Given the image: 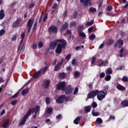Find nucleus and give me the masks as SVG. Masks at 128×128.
<instances>
[{
	"label": "nucleus",
	"mask_w": 128,
	"mask_h": 128,
	"mask_svg": "<svg viewBox=\"0 0 128 128\" xmlns=\"http://www.w3.org/2000/svg\"><path fill=\"white\" fill-rule=\"evenodd\" d=\"M66 40L64 39H61V42H59L57 45L55 52L58 54H62V48H66Z\"/></svg>",
	"instance_id": "nucleus-1"
},
{
	"label": "nucleus",
	"mask_w": 128,
	"mask_h": 128,
	"mask_svg": "<svg viewBox=\"0 0 128 128\" xmlns=\"http://www.w3.org/2000/svg\"><path fill=\"white\" fill-rule=\"evenodd\" d=\"M97 94V98L98 100L100 101L106 98V96L108 94V92H104V91L102 90L100 91L98 90V93Z\"/></svg>",
	"instance_id": "nucleus-2"
},
{
	"label": "nucleus",
	"mask_w": 128,
	"mask_h": 128,
	"mask_svg": "<svg viewBox=\"0 0 128 128\" xmlns=\"http://www.w3.org/2000/svg\"><path fill=\"white\" fill-rule=\"evenodd\" d=\"M66 86V84L65 81H59L56 85V88L58 90H62L63 92Z\"/></svg>",
	"instance_id": "nucleus-3"
},
{
	"label": "nucleus",
	"mask_w": 128,
	"mask_h": 128,
	"mask_svg": "<svg viewBox=\"0 0 128 128\" xmlns=\"http://www.w3.org/2000/svg\"><path fill=\"white\" fill-rule=\"evenodd\" d=\"M62 42V39L56 40L54 41H52L50 42V44L49 45V48H50V50H54V48H56V46H58V42Z\"/></svg>",
	"instance_id": "nucleus-4"
},
{
	"label": "nucleus",
	"mask_w": 128,
	"mask_h": 128,
	"mask_svg": "<svg viewBox=\"0 0 128 128\" xmlns=\"http://www.w3.org/2000/svg\"><path fill=\"white\" fill-rule=\"evenodd\" d=\"M98 90H94L90 91L88 94L87 98H94L95 96H98Z\"/></svg>",
	"instance_id": "nucleus-5"
},
{
	"label": "nucleus",
	"mask_w": 128,
	"mask_h": 128,
	"mask_svg": "<svg viewBox=\"0 0 128 128\" xmlns=\"http://www.w3.org/2000/svg\"><path fill=\"white\" fill-rule=\"evenodd\" d=\"M34 19L30 18L27 22V28H28V32H30L32 30V24H34Z\"/></svg>",
	"instance_id": "nucleus-6"
},
{
	"label": "nucleus",
	"mask_w": 128,
	"mask_h": 128,
	"mask_svg": "<svg viewBox=\"0 0 128 128\" xmlns=\"http://www.w3.org/2000/svg\"><path fill=\"white\" fill-rule=\"evenodd\" d=\"M80 4L83 3L84 6L85 8L86 6H92V3L90 0H80Z\"/></svg>",
	"instance_id": "nucleus-7"
},
{
	"label": "nucleus",
	"mask_w": 128,
	"mask_h": 128,
	"mask_svg": "<svg viewBox=\"0 0 128 128\" xmlns=\"http://www.w3.org/2000/svg\"><path fill=\"white\" fill-rule=\"evenodd\" d=\"M74 88H72V86L69 85L68 86H66L63 90V92H64L65 94H70L72 93V90Z\"/></svg>",
	"instance_id": "nucleus-8"
},
{
	"label": "nucleus",
	"mask_w": 128,
	"mask_h": 128,
	"mask_svg": "<svg viewBox=\"0 0 128 128\" xmlns=\"http://www.w3.org/2000/svg\"><path fill=\"white\" fill-rule=\"evenodd\" d=\"M48 30L50 32H53V34L58 33V27L54 25H52L48 28Z\"/></svg>",
	"instance_id": "nucleus-9"
},
{
	"label": "nucleus",
	"mask_w": 128,
	"mask_h": 128,
	"mask_svg": "<svg viewBox=\"0 0 128 128\" xmlns=\"http://www.w3.org/2000/svg\"><path fill=\"white\" fill-rule=\"evenodd\" d=\"M62 64H64V60H61L59 63L57 64L54 68V72H58V70H60V66H62Z\"/></svg>",
	"instance_id": "nucleus-10"
},
{
	"label": "nucleus",
	"mask_w": 128,
	"mask_h": 128,
	"mask_svg": "<svg viewBox=\"0 0 128 128\" xmlns=\"http://www.w3.org/2000/svg\"><path fill=\"white\" fill-rule=\"evenodd\" d=\"M117 44H118V48H120L124 46V40L122 38H120L116 42Z\"/></svg>",
	"instance_id": "nucleus-11"
},
{
	"label": "nucleus",
	"mask_w": 128,
	"mask_h": 128,
	"mask_svg": "<svg viewBox=\"0 0 128 128\" xmlns=\"http://www.w3.org/2000/svg\"><path fill=\"white\" fill-rule=\"evenodd\" d=\"M64 94L61 95L60 96V97L56 100V102L57 104H64Z\"/></svg>",
	"instance_id": "nucleus-12"
},
{
	"label": "nucleus",
	"mask_w": 128,
	"mask_h": 128,
	"mask_svg": "<svg viewBox=\"0 0 128 128\" xmlns=\"http://www.w3.org/2000/svg\"><path fill=\"white\" fill-rule=\"evenodd\" d=\"M40 106L38 105H37L34 108H30V110H32V114H34V112L35 114H38V110H40Z\"/></svg>",
	"instance_id": "nucleus-13"
},
{
	"label": "nucleus",
	"mask_w": 128,
	"mask_h": 128,
	"mask_svg": "<svg viewBox=\"0 0 128 128\" xmlns=\"http://www.w3.org/2000/svg\"><path fill=\"white\" fill-rule=\"evenodd\" d=\"M42 76V70H39L33 75L34 78L36 79Z\"/></svg>",
	"instance_id": "nucleus-14"
},
{
	"label": "nucleus",
	"mask_w": 128,
	"mask_h": 128,
	"mask_svg": "<svg viewBox=\"0 0 128 128\" xmlns=\"http://www.w3.org/2000/svg\"><path fill=\"white\" fill-rule=\"evenodd\" d=\"M20 22H22L20 18L17 19L12 24V28H16V26L20 24Z\"/></svg>",
	"instance_id": "nucleus-15"
},
{
	"label": "nucleus",
	"mask_w": 128,
	"mask_h": 128,
	"mask_svg": "<svg viewBox=\"0 0 128 128\" xmlns=\"http://www.w3.org/2000/svg\"><path fill=\"white\" fill-rule=\"evenodd\" d=\"M32 109H29V110H28V112L26 114H25V115L24 116L22 119H23V120H28V116H30V114H32Z\"/></svg>",
	"instance_id": "nucleus-16"
},
{
	"label": "nucleus",
	"mask_w": 128,
	"mask_h": 128,
	"mask_svg": "<svg viewBox=\"0 0 128 128\" xmlns=\"http://www.w3.org/2000/svg\"><path fill=\"white\" fill-rule=\"evenodd\" d=\"M50 82L49 80H46L44 81L42 84L44 86V88H48V86H50Z\"/></svg>",
	"instance_id": "nucleus-17"
},
{
	"label": "nucleus",
	"mask_w": 128,
	"mask_h": 128,
	"mask_svg": "<svg viewBox=\"0 0 128 128\" xmlns=\"http://www.w3.org/2000/svg\"><path fill=\"white\" fill-rule=\"evenodd\" d=\"M68 24L65 22V24H63L61 27L60 32H64V30H68Z\"/></svg>",
	"instance_id": "nucleus-18"
},
{
	"label": "nucleus",
	"mask_w": 128,
	"mask_h": 128,
	"mask_svg": "<svg viewBox=\"0 0 128 128\" xmlns=\"http://www.w3.org/2000/svg\"><path fill=\"white\" fill-rule=\"evenodd\" d=\"M10 124V120H6L2 124V128H6Z\"/></svg>",
	"instance_id": "nucleus-19"
},
{
	"label": "nucleus",
	"mask_w": 128,
	"mask_h": 128,
	"mask_svg": "<svg viewBox=\"0 0 128 128\" xmlns=\"http://www.w3.org/2000/svg\"><path fill=\"white\" fill-rule=\"evenodd\" d=\"M28 92H30V88H28V87H26L25 89L22 90V96H26V94H28Z\"/></svg>",
	"instance_id": "nucleus-20"
},
{
	"label": "nucleus",
	"mask_w": 128,
	"mask_h": 128,
	"mask_svg": "<svg viewBox=\"0 0 128 128\" xmlns=\"http://www.w3.org/2000/svg\"><path fill=\"white\" fill-rule=\"evenodd\" d=\"M6 14H4V10H0V20H4V18Z\"/></svg>",
	"instance_id": "nucleus-21"
},
{
	"label": "nucleus",
	"mask_w": 128,
	"mask_h": 128,
	"mask_svg": "<svg viewBox=\"0 0 128 128\" xmlns=\"http://www.w3.org/2000/svg\"><path fill=\"white\" fill-rule=\"evenodd\" d=\"M121 104L124 108H126L128 106V100H124L122 102Z\"/></svg>",
	"instance_id": "nucleus-22"
},
{
	"label": "nucleus",
	"mask_w": 128,
	"mask_h": 128,
	"mask_svg": "<svg viewBox=\"0 0 128 128\" xmlns=\"http://www.w3.org/2000/svg\"><path fill=\"white\" fill-rule=\"evenodd\" d=\"M116 88H118V90H126L125 87L120 84H118V85L116 86Z\"/></svg>",
	"instance_id": "nucleus-23"
},
{
	"label": "nucleus",
	"mask_w": 128,
	"mask_h": 128,
	"mask_svg": "<svg viewBox=\"0 0 128 128\" xmlns=\"http://www.w3.org/2000/svg\"><path fill=\"white\" fill-rule=\"evenodd\" d=\"M77 30L78 32H82V30H84V25H79Z\"/></svg>",
	"instance_id": "nucleus-24"
},
{
	"label": "nucleus",
	"mask_w": 128,
	"mask_h": 128,
	"mask_svg": "<svg viewBox=\"0 0 128 128\" xmlns=\"http://www.w3.org/2000/svg\"><path fill=\"white\" fill-rule=\"evenodd\" d=\"M48 66H46L42 68H41L40 70H41V74L42 72V74H44L48 70Z\"/></svg>",
	"instance_id": "nucleus-25"
},
{
	"label": "nucleus",
	"mask_w": 128,
	"mask_h": 128,
	"mask_svg": "<svg viewBox=\"0 0 128 128\" xmlns=\"http://www.w3.org/2000/svg\"><path fill=\"white\" fill-rule=\"evenodd\" d=\"M80 121V117L78 116L75 118V120L74 121V123L75 124H78V122Z\"/></svg>",
	"instance_id": "nucleus-26"
},
{
	"label": "nucleus",
	"mask_w": 128,
	"mask_h": 128,
	"mask_svg": "<svg viewBox=\"0 0 128 128\" xmlns=\"http://www.w3.org/2000/svg\"><path fill=\"white\" fill-rule=\"evenodd\" d=\"M114 40L110 39L108 40V41L106 43V46H110V45L112 44H114Z\"/></svg>",
	"instance_id": "nucleus-27"
},
{
	"label": "nucleus",
	"mask_w": 128,
	"mask_h": 128,
	"mask_svg": "<svg viewBox=\"0 0 128 128\" xmlns=\"http://www.w3.org/2000/svg\"><path fill=\"white\" fill-rule=\"evenodd\" d=\"M92 114L93 116H98L100 115V114L98 112H96L94 109H93L92 111Z\"/></svg>",
	"instance_id": "nucleus-28"
},
{
	"label": "nucleus",
	"mask_w": 128,
	"mask_h": 128,
	"mask_svg": "<svg viewBox=\"0 0 128 128\" xmlns=\"http://www.w3.org/2000/svg\"><path fill=\"white\" fill-rule=\"evenodd\" d=\"M92 106H88L84 110L85 112L88 114V112H90V110H92Z\"/></svg>",
	"instance_id": "nucleus-29"
},
{
	"label": "nucleus",
	"mask_w": 128,
	"mask_h": 128,
	"mask_svg": "<svg viewBox=\"0 0 128 128\" xmlns=\"http://www.w3.org/2000/svg\"><path fill=\"white\" fill-rule=\"evenodd\" d=\"M52 112H54V108H52V107L48 108L46 110V112L48 114H52Z\"/></svg>",
	"instance_id": "nucleus-30"
},
{
	"label": "nucleus",
	"mask_w": 128,
	"mask_h": 128,
	"mask_svg": "<svg viewBox=\"0 0 128 128\" xmlns=\"http://www.w3.org/2000/svg\"><path fill=\"white\" fill-rule=\"evenodd\" d=\"M96 39V35H94V34H92L90 36H89V40H94Z\"/></svg>",
	"instance_id": "nucleus-31"
},
{
	"label": "nucleus",
	"mask_w": 128,
	"mask_h": 128,
	"mask_svg": "<svg viewBox=\"0 0 128 128\" xmlns=\"http://www.w3.org/2000/svg\"><path fill=\"white\" fill-rule=\"evenodd\" d=\"M78 34H79V36L81 38H86V34L84 32H78Z\"/></svg>",
	"instance_id": "nucleus-32"
},
{
	"label": "nucleus",
	"mask_w": 128,
	"mask_h": 128,
	"mask_svg": "<svg viewBox=\"0 0 128 128\" xmlns=\"http://www.w3.org/2000/svg\"><path fill=\"white\" fill-rule=\"evenodd\" d=\"M94 20H90V22H87L86 26H92V24H94Z\"/></svg>",
	"instance_id": "nucleus-33"
},
{
	"label": "nucleus",
	"mask_w": 128,
	"mask_h": 128,
	"mask_svg": "<svg viewBox=\"0 0 128 128\" xmlns=\"http://www.w3.org/2000/svg\"><path fill=\"white\" fill-rule=\"evenodd\" d=\"M106 74H112V68L107 69L106 70Z\"/></svg>",
	"instance_id": "nucleus-34"
},
{
	"label": "nucleus",
	"mask_w": 128,
	"mask_h": 128,
	"mask_svg": "<svg viewBox=\"0 0 128 128\" xmlns=\"http://www.w3.org/2000/svg\"><path fill=\"white\" fill-rule=\"evenodd\" d=\"M90 12H96V8L92 7H90L89 8Z\"/></svg>",
	"instance_id": "nucleus-35"
},
{
	"label": "nucleus",
	"mask_w": 128,
	"mask_h": 128,
	"mask_svg": "<svg viewBox=\"0 0 128 128\" xmlns=\"http://www.w3.org/2000/svg\"><path fill=\"white\" fill-rule=\"evenodd\" d=\"M106 10L108 12H110L111 10H112V4H109L106 7Z\"/></svg>",
	"instance_id": "nucleus-36"
},
{
	"label": "nucleus",
	"mask_w": 128,
	"mask_h": 128,
	"mask_svg": "<svg viewBox=\"0 0 128 128\" xmlns=\"http://www.w3.org/2000/svg\"><path fill=\"white\" fill-rule=\"evenodd\" d=\"M112 76H110V75H107L106 76L104 80L106 82H108L109 80H110Z\"/></svg>",
	"instance_id": "nucleus-37"
},
{
	"label": "nucleus",
	"mask_w": 128,
	"mask_h": 128,
	"mask_svg": "<svg viewBox=\"0 0 128 128\" xmlns=\"http://www.w3.org/2000/svg\"><path fill=\"white\" fill-rule=\"evenodd\" d=\"M96 122L98 124H102V120L100 118H96Z\"/></svg>",
	"instance_id": "nucleus-38"
},
{
	"label": "nucleus",
	"mask_w": 128,
	"mask_h": 128,
	"mask_svg": "<svg viewBox=\"0 0 128 128\" xmlns=\"http://www.w3.org/2000/svg\"><path fill=\"white\" fill-rule=\"evenodd\" d=\"M59 76L60 78H66V74L64 72L60 73L59 74Z\"/></svg>",
	"instance_id": "nucleus-39"
},
{
	"label": "nucleus",
	"mask_w": 128,
	"mask_h": 128,
	"mask_svg": "<svg viewBox=\"0 0 128 128\" xmlns=\"http://www.w3.org/2000/svg\"><path fill=\"white\" fill-rule=\"evenodd\" d=\"M76 26V21L70 22V28H73V26Z\"/></svg>",
	"instance_id": "nucleus-40"
},
{
	"label": "nucleus",
	"mask_w": 128,
	"mask_h": 128,
	"mask_svg": "<svg viewBox=\"0 0 128 128\" xmlns=\"http://www.w3.org/2000/svg\"><path fill=\"white\" fill-rule=\"evenodd\" d=\"M45 102H46V104L47 105L50 104V98L46 97L45 99Z\"/></svg>",
	"instance_id": "nucleus-41"
},
{
	"label": "nucleus",
	"mask_w": 128,
	"mask_h": 128,
	"mask_svg": "<svg viewBox=\"0 0 128 128\" xmlns=\"http://www.w3.org/2000/svg\"><path fill=\"white\" fill-rule=\"evenodd\" d=\"M122 82H128V78L126 77V76H123V78H122Z\"/></svg>",
	"instance_id": "nucleus-42"
},
{
	"label": "nucleus",
	"mask_w": 128,
	"mask_h": 128,
	"mask_svg": "<svg viewBox=\"0 0 128 128\" xmlns=\"http://www.w3.org/2000/svg\"><path fill=\"white\" fill-rule=\"evenodd\" d=\"M26 120L22 119V120L20 122V126H24V124H26Z\"/></svg>",
	"instance_id": "nucleus-43"
},
{
	"label": "nucleus",
	"mask_w": 128,
	"mask_h": 128,
	"mask_svg": "<svg viewBox=\"0 0 128 128\" xmlns=\"http://www.w3.org/2000/svg\"><path fill=\"white\" fill-rule=\"evenodd\" d=\"M5 32H6V30H4V29L1 30H0V36H4V34Z\"/></svg>",
	"instance_id": "nucleus-44"
},
{
	"label": "nucleus",
	"mask_w": 128,
	"mask_h": 128,
	"mask_svg": "<svg viewBox=\"0 0 128 128\" xmlns=\"http://www.w3.org/2000/svg\"><path fill=\"white\" fill-rule=\"evenodd\" d=\"M104 76H106V74L104 72H102L100 74V78H104Z\"/></svg>",
	"instance_id": "nucleus-45"
},
{
	"label": "nucleus",
	"mask_w": 128,
	"mask_h": 128,
	"mask_svg": "<svg viewBox=\"0 0 128 128\" xmlns=\"http://www.w3.org/2000/svg\"><path fill=\"white\" fill-rule=\"evenodd\" d=\"M70 58H72V55L70 54H68V55L66 56V60H68L70 59Z\"/></svg>",
	"instance_id": "nucleus-46"
},
{
	"label": "nucleus",
	"mask_w": 128,
	"mask_h": 128,
	"mask_svg": "<svg viewBox=\"0 0 128 128\" xmlns=\"http://www.w3.org/2000/svg\"><path fill=\"white\" fill-rule=\"evenodd\" d=\"M10 104L12 106H16V104H18V100H12Z\"/></svg>",
	"instance_id": "nucleus-47"
},
{
	"label": "nucleus",
	"mask_w": 128,
	"mask_h": 128,
	"mask_svg": "<svg viewBox=\"0 0 128 128\" xmlns=\"http://www.w3.org/2000/svg\"><path fill=\"white\" fill-rule=\"evenodd\" d=\"M25 48H26V44H23L21 48L20 51L22 52H24Z\"/></svg>",
	"instance_id": "nucleus-48"
},
{
	"label": "nucleus",
	"mask_w": 128,
	"mask_h": 128,
	"mask_svg": "<svg viewBox=\"0 0 128 128\" xmlns=\"http://www.w3.org/2000/svg\"><path fill=\"white\" fill-rule=\"evenodd\" d=\"M16 38H18V34H15L12 37V40L13 42H14L15 40H16Z\"/></svg>",
	"instance_id": "nucleus-49"
},
{
	"label": "nucleus",
	"mask_w": 128,
	"mask_h": 128,
	"mask_svg": "<svg viewBox=\"0 0 128 128\" xmlns=\"http://www.w3.org/2000/svg\"><path fill=\"white\" fill-rule=\"evenodd\" d=\"M102 2H103L102 0H100L99 4H98V8H102Z\"/></svg>",
	"instance_id": "nucleus-50"
},
{
	"label": "nucleus",
	"mask_w": 128,
	"mask_h": 128,
	"mask_svg": "<svg viewBox=\"0 0 128 128\" xmlns=\"http://www.w3.org/2000/svg\"><path fill=\"white\" fill-rule=\"evenodd\" d=\"M78 88L76 87L74 92L73 94H78Z\"/></svg>",
	"instance_id": "nucleus-51"
},
{
	"label": "nucleus",
	"mask_w": 128,
	"mask_h": 128,
	"mask_svg": "<svg viewBox=\"0 0 128 128\" xmlns=\"http://www.w3.org/2000/svg\"><path fill=\"white\" fill-rule=\"evenodd\" d=\"M78 11H75L74 12L73 14V18H76V17L78 16Z\"/></svg>",
	"instance_id": "nucleus-52"
},
{
	"label": "nucleus",
	"mask_w": 128,
	"mask_h": 128,
	"mask_svg": "<svg viewBox=\"0 0 128 128\" xmlns=\"http://www.w3.org/2000/svg\"><path fill=\"white\" fill-rule=\"evenodd\" d=\"M63 96H64V100L66 102H68V100H70V97L69 96H66L64 94H63Z\"/></svg>",
	"instance_id": "nucleus-53"
},
{
	"label": "nucleus",
	"mask_w": 128,
	"mask_h": 128,
	"mask_svg": "<svg viewBox=\"0 0 128 128\" xmlns=\"http://www.w3.org/2000/svg\"><path fill=\"white\" fill-rule=\"evenodd\" d=\"M96 106H98V104H96V102H93L92 104V108H96Z\"/></svg>",
	"instance_id": "nucleus-54"
},
{
	"label": "nucleus",
	"mask_w": 128,
	"mask_h": 128,
	"mask_svg": "<svg viewBox=\"0 0 128 128\" xmlns=\"http://www.w3.org/2000/svg\"><path fill=\"white\" fill-rule=\"evenodd\" d=\"M36 48H38V44H36V43H34L32 45V48L33 50Z\"/></svg>",
	"instance_id": "nucleus-55"
},
{
	"label": "nucleus",
	"mask_w": 128,
	"mask_h": 128,
	"mask_svg": "<svg viewBox=\"0 0 128 128\" xmlns=\"http://www.w3.org/2000/svg\"><path fill=\"white\" fill-rule=\"evenodd\" d=\"M46 20H48V14H46L45 15V16L43 18L44 22H46Z\"/></svg>",
	"instance_id": "nucleus-56"
},
{
	"label": "nucleus",
	"mask_w": 128,
	"mask_h": 128,
	"mask_svg": "<svg viewBox=\"0 0 128 128\" xmlns=\"http://www.w3.org/2000/svg\"><path fill=\"white\" fill-rule=\"evenodd\" d=\"M38 46L39 48H42V46H44V44H42V42H40L38 44Z\"/></svg>",
	"instance_id": "nucleus-57"
},
{
	"label": "nucleus",
	"mask_w": 128,
	"mask_h": 128,
	"mask_svg": "<svg viewBox=\"0 0 128 128\" xmlns=\"http://www.w3.org/2000/svg\"><path fill=\"white\" fill-rule=\"evenodd\" d=\"M103 66H108V61L106 60V61L104 62Z\"/></svg>",
	"instance_id": "nucleus-58"
},
{
	"label": "nucleus",
	"mask_w": 128,
	"mask_h": 128,
	"mask_svg": "<svg viewBox=\"0 0 128 128\" xmlns=\"http://www.w3.org/2000/svg\"><path fill=\"white\" fill-rule=\"evenodd\" d=\"M87 86H88L89 90L92 88V83H90L88 84H87Z\"/></svg>",
	"instance_id": "nucleus-59"
},
{
	"label": "nucleus",
	"mask_w": 128,
	"mask_h": 128,
	"mask_svg": "<svg viewBox=\"0 0 128 128\" xmlns=\"http://www.w3.org/2000/svg\"><path fill=\"white\" fill-rule=\"evenodd\" d=\"M24 36H26V33L24 32L22 33V34L20 35V38L22 40H24Z\"/></svg>",
	"instance_id": "nucleus-60"
},
{
	"label": "nucleus",
	"mask_w": 128,
	"mask_h": 128,
	"mask_svg": "<svg viewBox=\"0 0 128 128\" xmlns=\"http://www.w3.org/2000/svg\"><path fill=\"white\" fill-rule=\"evenodd\" d=\"M96 62V57H93L92 58L91 64H94Z\"/></svg>",
	"instance_id": "nucleus-61"
},
{
	"label": "nucleus",
	"mask_w": 128,
	"mask_h": 128,
	"mask_svg": "<svg viewBox=\"0 0 128 128\" xmlns=\"http://www.w3.org/2000/svg\"><path fill=\"white\" fill-rule=\"evenodd\" d=\"M34 7V3L32 2L30 4L29 6V8H32Z\"/></svg>",
	"instance_id": "nucleus-62"
},
{
	"label": "nucleus",
	"mask_w": 128,
	"mask_h": 128,
	"mask_svg": "<svg viewBox=\"0 0 128 128\" xmlns=\"http://www.w3.org/2000/svg\"><path fill=\"white\" fill-rule=\"evenodd\" d=\"M80 74V72H75V73L74 74V76L75 78H78V75Z\"/></svg>",
	"instance_id": "nucleus-63"
},
{
	"label": "nucleus",
	"mask_w": 128,
	"mask_h": 128,
	"mask_svg": "<svg viewBox=\"0 0 128 128\" xmlns=\"http://www.w3.org/2000/svg\"><path fill=\"white\" fill-rule=\"evenodd\" d=\"M38 26V22H35L34 24V26L33 27V30H34V28H36V26Z\"/></svg>",
	"instance_id": "nucleus-64"
}]
</instances>
